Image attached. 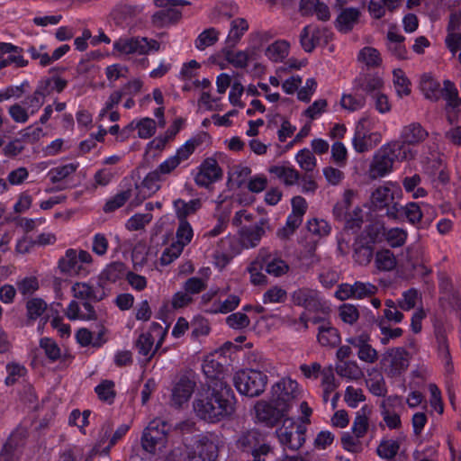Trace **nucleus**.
Returning a JSON list of instances; mask_svg holds the SVG:
<instances>
[{
    "label": "nucleus",
    "instance_id": "obj_43",
    "mask_svg": "<svg viewBox=\"0 0 461 461\" xmlns=\"http://www.w3.org/2000/svg\"><path fill=\"white\" fill-rule=\"evenodd\" d=\"M221 170L214 158L203 160V185L221 178Z\"/></svg>",
    "mask_w": 461,
    "mask_h": 461
},
{
    "label": "nucleus",
    "instance_id": "obj_49",
    "mask_svg": "<svg viewBox=\"0 0 461 461\" xmlns=\"http://www.w3.org/2000/svg\"><path fill=\"white\" fill-rule=\"evenodd\" d=\"M76 163H68L52 168L50 172V177L52 182H59L72 175L77 168Z\"/></svg>",
    "mask_w": 461,
    "mask_h": 461
},
{
    "label": "nucleus",
    "instance_id": "obj_33",
    "mask_svg": "<svg viewBox=\"0 0 461 461\" xmlns=\"http://www.w3.org/2000/svg\"><path fill=\"white\" fill-rule=\"evenodd\" d=\"M266 272L273 276L278 277L288 273L289 265L278 256H269L265 262Z\"/></svg>",
    "mask_w": 461,
    "mask_h": 461
},
{
    "label": "nucleus",
    "instance_id": "obj_22",
    "mask_svg": "<svg viewBox=\"0 0 461 461\" xmlns=\"http://www.w3.org/2000/svg\"><path fill=\"white\" fill-rule=\"evenodd\" d=\"M201 66L196 60L184 63L179 72V78L184 83L185 91H192L200 87Z\"/></svg>",
    "mask_w": 461,
    "mask_h": 461
},
{
    "label": "nucleus",
    "instance_id": "obj_39",
    "mask_svg": "<svg viewBox=\"0 0 461 461\" xmlns=\"http://www.w3.org/2000/svg\"><path fill=\"white\" fill-rule=\"evenodd\" d=\"M366 104V98L363 95L343 94L340 99V105L348 112H356L362 109Z\"/></svg>",
    "mask_w": 461,
    "mask_h": 461
},
{
    "label": "nucleus",
    "instance_id": "obj_13",
    "mask_svg": "<svg viewBox=\"0 0 461 461\" xmlns=\"http://www.w3.org/2000/svg\"><path fill=\"white\" fill-rule=\"evenodd\" d=\"M353 196V192L346 191L343 199L334 207L336 218L343 221L348 228H353L357 225L361 218V210L359 208L356 207L351 212V200Z\"/></svg>",
    "mask_w": 461,
    "mask_h": 461
},
{
    "label": "nucleus",
    "instance_id": "obj_25",
    "mask_svg": "<svg viewBox=\"0 0 461 461\" xmlns=\"http://www.w3.org/2000/svg\"><path fill=\"white\" fill-rule=\"evenodd\" d=\"M267 171L285 185H294L299 179L298 171L288 163L273 165Z\"/></svg>",
    "mask_w": 461,
    "mask_h": 461
},
{
    "label": "nucleus",
    "instance_id": "obj_37",
    "mask_svg": "<svg viewBox=\"0 0 461 461\" xmlns=\"http://www.w3.org/2000/svg\"><path fill=\"white\" fill-rule=\"evenodd\" d=\"M249 29V23L244 18H236L230 23L227 36V43L230 46L236 45Z\"/></svg>",
    "mask_w": 461,
    "mask_h": 461
},
{
    "label": "nucleus",
    "instance_id": "obj_10",
    "mask_svg": "<svg viewBox=\"0 0 461 461\" xmlns=\"http://www.w3.org/2000/svg\"><path fill=\"white\" fill-rule=\"evenodd\" d=\"M167 444V436L164 430V424L159 420H153L144 429L141 445L145 451L149 454L161 452Z\"/></svg>",
    "mask_w": 461,
    "mask_h": 461
},
{
    "label": "nucleus",
    "instance_id": "obj_20",
    "mask_svg": "<svg viewBox=\"0 0 461 461\" xmlns=\"http://www.w3.org/2000/svg\"><path fill=\"white\" fill-rule=\"evenodd\" d=\"M382 365L390 375H398L404 371L409 365L407 354L403 349H392L384 357Z\"/></svg>",
    "mask_w": 461,
    "mask_h": 461
},
{
    "label": "nucleus",
    "instance_id": "obj_55",
    "mask_svg": "<svg viewBox=\"0 0 461 461\" xmlns=\"http://www.w3.org/2000/svg\"><path fill=\"white\" fill-rule=\"evenodd\" d=\"M368 375L369 377L366 379V386L370 392L376 396L384 394L385 385L382 375L375 371Z\"/></svg>",
    "mask_w": 461,
    "mask_h": 461
},
{
    "label": "nucleus",
    "instance_id": "obj_58",
    "mask_svg": "<svg viewBox=\"0 0 461 461\" xmlns=\"http://www.w3.org/2000/svg\"><path fill=\"white\" fill-rule=\"evenodd\" d=\"M198 144L199 142L196 140H188L179 147L172 156L176 158L177 162L181 165L190 158Z\"/></svg>",
    "mask_w": 461,
    "mask_h": 461
},
{
    "label": "nucleus",
    "instance_id": "obj_8",
    "mask_svg": "<svg viewBox=\"0 0 461 461\" xmlns=\"http://www.w3.org/2000/svg\"><path fill=\"white\" fill-rule=\"evenodd\" d=\"M332 36V32L328 28L311 23L302 30L300 43L304 51L312 52L318 47L327 45Z\"/></svg>",
    "mask_w": 461,
    "mask_h": 461
},
{
    "label": "nucleus",
    "instance_id": "obj_15",
    "mask_svg": "<svg viewBox=\"0 0 461 461\" xmlns=\"http://www.w3.org/2000/svg\"><path fill=\"white\" fill-rule=\"evenodd\" d=\"M361 12L357 7L340 6L333 22L339 32L348 33L353 30L360 20Z\"/></svg>",
    "mask_w": 461,
    "mask_h": 461
},
{
    "label": "nucleus",
    "instance_id": "obj_26",
    "mask_svg": "<svg viewBox=\"0 0 461 461\" xmlns=\"http://www.w3.org/2000/svg\"><path fill=\"white\" fill-rule=\"evenodd\" d=\"M66 316L70 321H91L95 320L97 315L93 306L88 303H84L82 306L75 301L70 302L66 311Z\"/></svg>",
    "mask_w": 461,
    "mask_h": 461
},
{
    "label": "nucleus",
    "instance_id": "obj_5",
    "mask_svg": "<svg viewBox=\"0 0 461 461\" xmlns=\"http://www.w3.org/2000/svg\"><path fill=\"white\" fill-rule=\"evenodd\" d=\"M93 263L91 254L83 249H68L58 261L59 272L70 277L86 276Z\"/></svg>",
    "mask_w": 461,
    "mask_h": 461
},
{
    "label": "nucleus",
    "instance_id": "obj_38",
    "mask_svg": "<svg viewBox=\"0 0 461 461\" xmlns=\"http://www.w3.org/2000/svg\"><path fill=\"white\" fill-rule=\"evenodd\" d=\"M357 59L360 63L368 68H376L382 64L380 52L370 46L364 47L360 50Z\"/></svg>",
    "mask_w": 461,
    "mask_h": 461
},
{
    "label": "nucleus",
    "instance_id": "obj_16",
    "mask_svg": "<svg viewBox=\"0 0 461 461\" xmlns=\"http://www.w3.org/2000/svg\"><path fill=\"white\" fill-rule=\"evenodd\" d=\"M196 381L194 375L187 374L180 377L172 390V402L176 405H182L192 396Z\"/></svg>",
    "mask_w": 461,
    "mask_h": 461
},
{
    "label": "nucleus",
    "instance_id": "obj_61",
    "mask_svg": "<svg viewBox=\"0 0 461 461\" xmlns=\"http://www.w3.org/2000/svg\"><path fill=\"white\" fill-rule=\"evenodd\" d=\"M226 59L235 68H245L249 60L247 50H229L225 54Z\"/></svg>",
    "mask_w": 461,
    "mask_h": 461
},
{
    "label": "nucleus",
    "instance_id": "obj_1",
    "mask_svg": "<svg viewBox=\"0 0 461 461\" xmlns=\"http://www.w3.org/2000/svg\"><path fill=\"white\" fill-rule=\"evenodd\" d=\"M212 357L216 359L207 357L203 366V373L207 375L206 389L203 390V420L215 422L232 413L234 396L223 381L225 357L222 350H216Z\"/></svg>",
    "mask_w": 461,
    "mask_h": 461
},
{
    "label": "nucleus",
    "instance_id": "obj_44",
    "mask_svg": "<svg viewBox=\"0 0 461 461\" xmlns=\"http://www.w3.org/2000/svg\"><path fill=\"white\" fill-rule=\"evenodd\" d=\"M362 437L350 432H344L341 437V444L346 451L358 453L363 449Z\"/></svg>",
    "mask_w": 461,
    "mask_h": 461
},
{
    "label": "nucleus",
    "instance_id": "obj_9",
    "mask_svg": "<svg viewBox=\"0 0 461 461\" xmlns=\"http://www.w3.org/2000/svg\"><path fill=\"white\" fill-rule=\"evenodd\" d=\"M166 334L167 330L160 324L153 322L147 332L140 335L136 342L138 352L149 359L163 343Z\"/></svg>",
    "mask_w": 461,
    "mask_h": 461
},
{
    "label": "nucleus",
    "instance_id": "obj_18",
    "mask_svg": "<svg viewBox=\"0 0 461 461\" xmlns=\"http://www.w3.org/2000/svg\"><path fill=\"white\" fill-rule=\"evenodd\" d=\"M387 147H381L375 153L368 171L372 178L384 177L393 171L392 160L387 156Z\"/></svg>",
    "mask_w": 461,
    "mask_h": 461
},
{
    "label": "nucleus",
    "instance_id": "obj_14",
    "mask_svg": "<svg viewBox=\"0 0 461 461\" xmlns=\"http://www.w3.org/2000/svg\"><path fill=\"white\" fill-rule=\"evenodd\" d=\"M280 443L290 449L299 448L304 442L303 431L301 428H294L292 419H284V424L276 430Z\"/></svg>",
    "mask_w": 461,
    "mask_h": 461
},
{
    "label": "nucleus",
    "instance_id": "obj_19",
    "mask_svg": "<svg viewBox=\"0 0 461 461\" xmlns=\"http://www.w3.org/2000/svg\"><path fill=\"white\" fill-rule=\"evenodd\" d=\"M428 137L427 131L419 123H411L402 128L400 135L401 146L413 148L419 153L418 146Z\"/></svg>",
    "mask_w": 461,
    "mask_h": 461
},
{
    "label": "nucleus",
    "instance_id": "obj_3",
    "mask_svg": "<svg viewBox=\"0 0 461 461\" xmlns=\"http://www.w3.org/2000/svg\"><path fill=\"white\" fill-rule=\"evenodd\" d=\"M269 229L268 220L262 218L255 226L242 229L240 232L239 241L230 237L222 240L220 245L221 252L214 254L213 263L219 268L224 267L242 249L256 247L264 236L266 230Z\"/></svg>",
    "mask_w": 461,
    "mask_h": 461
},
{
    "label": "nucleus",
    "instance_id": "obj_32",
    "mask_svg": "<svg viewBox=\"0 0 461 461\" xmlns=\"http://www.w3.org/2000/svg\"><path fill=\"white\" fill-rule=\"evenodd\" d=\"M127 129H136L138 136L141 139H149L154 135L156 131V122L149 117H144L140 120L132 121Z\"/></svg>",
    "mask_w": 461,
    "mask_h": 461
},
{
    "label": "nucleus",
    "instance_id": "obj_47",
    "mask_svg": "<svg viewBox=\"0 0 461 461\" xmlns=\"http://www.w3.org/2000/svg\"><path fill=\"white\" fill-rule=\"evenodd\" d=\"M396 265V259L390 250H381L376 253L375 266L379 270L389 271Z\"/></svg>",
    "mask_w": 461,
    "mask_h": 461
},
{
    "label": "nucleus",
    "instance_id": "obj_53",
    "mask_svg": "<svg viewBox=\"0 0 461 461\" xmlns=\"http://www.w3.org/2000/svg\"><path fill=\"white\" fill-rule=\"evenodd\" d=\"M283 322V319L276 314L262 316L257 321L255 329L258 333H266L268 332L273 327Z\"/></svg>",
    "mask_w": 461,
    "mask_h": 461
},
{
    "label": "nucleus",
    "instance_id": "obj_23",
    "mask_svg": "<svg viewBox=\"0 0 461 461\" xmlns=\"http://www.w3.org/2000/svg\"><path fill=\"white\" fill-rule=\"evenodd\" d=\"M382 147H387V156L392 160V167L395 169V164L402 161H411L416 159L418 152L415 149L401 146L398 142H391L383 145Z\"/></svg>",
    "mask_w": 461,
    "mask_h": 461
},
{
    "label": "nucleus",
    "instance_id": "obj_4",
    "mask_svg": "<svg viewBox=\"0 0 461 461\" xmlns=\"http://www.w3.org/2000/svg\"><path fill=\"white\" fill-rule=\"evenodd\" d=\"M384 129V124L377 117L363 116L356 125L352 139L354 149L363 153L374 149L382 141Z\"/></svg>",
    "mask_w": 461,
    "mask_h": 461
},
{
    "label": "nucleus",
    "instance_id": "obj_17",
    "mask_svg": "<svg viewBox=\"0 0 461 461\" xmlns=\"http://www.w3.org/2000/svg\"><path fill=\"white\" fill-rule=\"evenodd\" d=\"M294 303L303 306L309 311H319L325 307L319 293L310 288H299L292 294Z\"/></svg>",
    "mask_w": 461,
    "mask_h": 461
},
{
    "label": "nucleus",
    "instance_id": "obj_64",
    "mask_svg": "<svg viewBox=\"0 0 461 461\" xmlns=\"http://www.w3.org/2000/svg\"><path fill=\"white\" fill-rule=\"evenodd\" d=\"M287 297V293L285 289L279 286H273L268 289L263 295V303H284Z\"/></svg>",
    "mask_w": 461,
    "mask_h": 461
},
{
    "label": "nucleus",
    "instance_id": "obj_29",
    "mask_svg": "<svg viewBox=\"0 0 461 461\" xmlns=\"http://www.w3.org/2000/svg\"><path fill=\"white\" fill-rule=\"evenodd\" d=\"M166 179L156 170L149 172L143 178L140 190L144 196H150L157 193L160 187L162 182Z\"/></svg>",
    "mask_w": 461,
    "mask_h": 461
},
{
    "label": "nucleus",
    "instance_id": "obj_45",
    "mask_svg": "<svg viewBox=\"0 0 461 461\" xmlns=\"http://www.w3.org/2000/svg\"><path fill=\"white\" fill-rule=\"evenodd\" d=\"M420 184V177L419 175L407 176L403 179L402 185L406 192L411 193L413 198L424 197L427 192L424 188L419 186Z\"/></svg>",
    "mask_w": 461,
    "mask_h": 461
},
{
    "label": "nucleus",
    "instance_id": "obj_46",
    "mask_svg": "<svg viewBox=\"0 0 461 461\" xmlns=\"http://www.w3.org/2000/svg\"><path fill=\"white\" fill-rule=\"evenodd\" d=\"M237 7L232 3H221L214 6L209 14L212 22H219L221 19L230 17Z\"/></svg>",
    "mask_w": 461,
    "mask_h": 461
},
{
    "label": "nucleus",
    "instance_id": "obj_21",
    "mask_svg": "<svg viewBox=\"0 0 461 461\" xmlns=\"http://www.w3.org/2000/svg\"><path fill=\"white\" fill-rule=\"evenodd\" d=\"M370 336L366 333H361L357 337H351L347 339L350 345L357 348V357L361 361L372 364L377 359V352L369 344Z\"/></svg>",
    "mask_w": 461,
    "mask_h": 461
},
{
    "label": "nucleus",
    "instance_id": "obj_27",
    "mask_svg": "<svg viewBox=\"0 0 461 461\" xmlns=\"http://www.w3.org/2000/svg\"><path fill=\"white\" fill-rule=\"evenodd\" d=\"M317 339L322 347H335L340 342V336L330 322L323 321L318 328Z\"/></svg>",
    "mask_w": 461,
    "mask_h": 461
},
{
    "label": "nucleus",
    "instance_id": "obj_51",
    "mask_svg": "<svg viewBox=\"0 0 461 461\" xmlns=\"http://www.w3.org/2000/svg\"><path fill=\"white\" fill-rule=\"evenodd\" d=\"M183 245L180 242H173L162 252L159 263L162 266H167L176 260L183 251Z\"/></svg>",
    "mask_w": 461,
    "mask_h": 461
},
{
    "label": "nucleus",
    "instance_id": "obj_2",
    "mask_svg": "<svg viewBox=\"0 0 461 461\" xmlns=\"http://www.w3.org/2000/svg\"><path fill=\"white\" fill-rule=\"evenodd\" d=\"M301 393L298 383L290 378L283 377L272 385L268 402H258L255 405L256 416L258 420L271 425L285 417Z\"/></svg>",
    "mask_w": 461,
    "mask_h": 461
},
{
    "label": "nucleus",
    "instance_id": "obj_6",
    "mask_svg": "<svg viewBox=\"0 0 461 461\" xmlns=\"http://www.w3.org/2000/svg\"><path fill=\"white\" fill-rule=\"evenodd\" d=\"M233 383L240 394L255 397L264 392L267 375L257 369H241L234 375Z\"/></svg>",
    "mask_w": 461,
    "mask_h": 461
},
{
    "label": "nucleus",
    "instance_id": "obj_12",
    "mask_svg": "<svg viewBox=\"0 0 461 461\" xmlns=\"http://www.w3.org/2000/svg\"><path fill=\"white\" fill-rule=\"evenodd\" d=\"M402 408V401L398 396H389L382 401L381 415L388 429H398L402 427L401 411Z\"/></svg>",
    "mask_w": 461,
    "mask_h": 461
},
{
    "label": "nucleus",
    "instance_id": "obj_30",
    "mask_svg": "<svg viewBox=\"0 0 461 461\" xmlns=\"http://www.w3.org/2000/svg\"><path fill=\"white\" fill-rule=\"evenodd\" d=\"M290 44L285 40H278L270 44L265 50V55L274 62L283 61L289 53Z\"/></svg>",
    "mask_w": 461,
    "mask_h": 461
},
{
    "label": "nucleus",
    "instance_id": "obj_59",
    "mask_svg": "<svg viewBox=\"0 0 461 461\" xmlns=\"http://www.w3.org/2000/svg\"><path fill=\"white\" fill-rule=\"evenodd\" d=\"M366 400L363 391L360 388L348 386L345 390L344 401L350 408H357L358 404Z\"/></svg>",
    "mask_w": 461,
    "mask_h": 461
},
{
    "label": "nucleus",
    "instance_id": "obj_54",
    "mask_svg": "<svg viewBox=\"0 0 461 461\" xmlns=\"http://www.w3.org/2000/svg\"><path fill=\"white\" fill-rule=\"evenodd\" d=\"M321 386L323 388V399L325 402L328 401L330 394L334 392L339 386L336 382L335 376L332 373V369L322 370L321 372Z\"/></svg>",
    "mask_w": 461,
    "mask_h": 461
},
{
    "label": "nucleus",
    "instance_id": "obj_60",
    "mask_svg": "<svg viewBox=\"0 0 461 461\" xmlns=\"http://www.w3.org/2000/svg\"><path fill=\"white\" fill-rule=\"evenodd\" d=\"M328 103L325 99H316L307 109L303 112V115L309 120L318 119L327 109Z\"/></svg>",
    "mask_w": 461,
    "mask_h": 461
},
{
    "label": "nucleus",
    "instance_id": "obj_40",
    "mask_svg": "<svg viewBox=\"0 0 461 461\" xmlns=\"http://www.w3.org/2000/svg\"><path fill=\"white\" fill-rule=\"evenodd\" d=\"M45 98L46 95L44 89L38 86L33 94L30 95L23 103H22V104L25 106L28 113H31L32 116L43 105Z\"/></svg>",
    "mask_w": 461,
    "mask_h": 461
},
{
    "label": "nucleus",
    "instance_id": "obj_31",
    "mask_svg": "<svg viewBox=\"0 0 461 461\" xmlns=\"http://www.w3.org/2000/svg\"><path fill=\"white\" fill-rule=\"evenodd\" d=\"M393 83L399 97L408 96L411 92V84L406 74L401 68L393 70Z\"/></svg>",
    "mask_w": 461,
    "mask_h": 461
},
{
    "label": "nucleus",
    "instance_id": "obj_11",
    "mask_svg": "<svg viewBox=\"0 0 461 461\" xmlns=\"http://www.w3.org/2000/svg\"><path fill=\"white\" fill-rule=\"evenodd\" d=\"M185 4L182 0H155V5L159 8L153 16L155 25L164 27L174 23L180 18V11L177 5Z\"/></svg>",
    "mask_w": 461,
    "mask_h": 461
},
{
    "label": "nucleus",
    "instance_id": "obj_63",
    "mask_svg": "<svg viewBox=\"0 0 461 461\" xmlns=\"http://www.w3.org/2000/svg\"><path fill=\"white\" fill-rule=\"evenodd\" d=\"M9 65L15 67H25L27 60L22 55L21 50L16 46L15 50L12 51L6 57H0V68H5Z\"/></svg>",
    "mask_w": 461,
    "mask_h": 461
},
{
    "label": "nucleus",
    "instance_id": "obj_57",
    "mask_svg": "<svg viewBox=\"0 0 461 461\" xmlns=\"http://www.w3.org/2000/svg\"><path fill=\"white\" fill-rule=\"evenodd\" d=\"M336 370L338 375L349 380H357L362 376V372L354 362H345L341 365H337Z\"/></svg>",
    "mask_w": 461,
    "mask_h": 461
},
{
    "label": "nucleus",
    "instance_id": "obj_41",
    "mask_svg": "<svg viewBox=\"0 0 461 461\" xmlns=\"http://www.w3.org/2000/svg\"><path fill=\"white\" fill-rule=\"evenodd\" d=\"M20 450L16 443V433H13L5 444L0 455V461H19Z\"/></svg>",
    "mask_w": 461,
    "mask_h": 461
},
{
    "label": "nucleus",
    "instance_id": "obj_48",
    "mask_svg": "<svg viewBox=\"0 0 461 461\" xmlns=\"http://www.w3.org/2000/svg\"><path fill=\"white\" fill-rule=\"evenodd\" d=\"M442 95L447 102V104L454 108H457L461 104V99L458 96V92L456 86L449 80L444 81V87Z\"/></svg>",
    "mask_w": 461,
    "mask_h": 461
},
{
    "label": "nucleus",
    "instance_id": "obj_56",
    "mask_svg": "<svg viewBox=\"0 0 461 461\" xmlns=\"http://www.w3.org/2000/svg\"><path fill=\"white\" fill-rule=\"evenodd\" d=\"M150 251L147 249L145 243L138 242L132 249L131 258L134 267L141 268L148 261Z\"/></svg>",
    "mask_w": 461,
    "mask_h": 461
},
{
    "label": "nucleus",
    "instance_id": "obj_50",
    "mask_svg": "<svg viewBox=\"0 0 461 461\" xmlns=\"http://www.w3.org/2000/svg\"><path fill=\"white\" fill-rule=\"evenodd\" d=\"M98 398L107 403H112L115 397L114 384L112 381L104 380L95 387Z\"/></svg>",
    "mask_w": 461,
    "mask_h": 461
},
{
    "label": "nucleus",
    "instance_id": "obj_24",
    "mask_svg": "<svg viewBox=\"0 0 461 461\" xmlns=\"http://www.w3.org/2000/svg\"><path fill=\"white\" fill-rule=\"evenodd\" d=\"M401 194L402 191L397 185L387 182L372 193L371 199L375 206L384 207L389 204L395 196H400Z\"/></svg>",
    "mask_w": 461,
    "mask_h": 461
},
{
    "label": "nucleus",
    "instance_id": "obj_35",
    "mask_svg": "<svg viewBox=\"0 0 461 461\" xmlns=\"http://www.w3.org/2000/svg\"><path fill=\"white\" fill-rule=\"evenodd\" d=\"M371 410L367 405H364L357 413L354 419L351 432L362 438L366 435L368 429V420Z\"/></svg>",
    "mask_w": 461,
    "mask_h": 461
},
{
    "label": "nucleus",
    "instance_id": "obj_7",
    "mask_svg": "<svg viewBox=\"0 0 461 461\" xmlns=\"http://www.w3.org/2000/svg\"><path fill=\"white\" fill-rule=\"evenodd\" d=\"M113 53L118 57L143 55L159 48L158 41L147 38L121 37L113 44Z\"/></svg>",
    "mask_w": 461,
    "mask_h": 461
},
{
    "label": "nucleus",
    "instance_id": "obj_34",
    "mask_svg": "<svg viewBox=\"0 0 461 461\" xmlns=\"http://www.w3.org/2000/svg\"><path fill=\"white\" fill-rule=\"evenodd\" d=\"M420 88L428 99L437 100L440 95L439 83L430 74L421 76Z\"/></svg>",
    "mask_w": 461,
    "mask_h": 461
},
{
    "label": "nucleus",
    "instance_id": "obj_28",
    "mask_svg": "<svg viewBox=\"0 0 461 461\" xmlns=\"http://www.w3.org/2000/svg\"><path fill=\"white\" fill-rule=\"evenodd\" d=\"M404 437L402 436L382 439L376 449L377 455L383 459H393L399 452Z\"/></svg>",
    "mask_w": 461,
    "mask_h": 461
},
{
    "label": "nucleus",
    "instance_id": "obj_42",
    "mask_svg": "<svg viewBox=\"0 0 461 461\" xmlns=\"http://www.w3.org/2000/svg\"><path fill=\"white\" fill-rule=\"evenodd\" d=\"M294 158L299 167L306 172L313 171L317 166V159L315 156L308 149H300L295 154Z\"/></svg>",
    "mask_w": 461,
    "mask_h": 461
},
{
    "label": "nucleus",
    "instance_id": "obj_52",
    "mask_svg": "<svg viewBox=\"0 0 461 461\" xmlns=\"http://www.w3.org/2000/svg\"><path fill=\"white\" fill-rule=\"evenodd\" d=\"M134 14V8L126 4L117 5L111 12V17L116 24L122 25Z\"/></svg>",
    "mask_w": 461,
    "mask_h": 461
},
{
    "label": "nucleus",
    "instance_id": "obj_36",
    "mask_svg": "<svg viewBox=\"0 0 461 461\" xmlns=\"http://www.w3.org/2000/svg\"><path fill=\"white\" fill-rule=\"evenodd\" d=\"M6 376L5 384L7 386H12L17 383H20L27 375V370L24 366L16 363L10 362L5 366Z\"/></svg>",
    "mask_w": 461,
    "mask_h": 461
},
{
    "label": "nucleus",
    "instance_id": "obj_62",
    "mask_svg": "<svg viewBox=\"0 0 461 461\" xmlns=\"http://www.w3.org/2000/svg\"><path fill=\"white\" fill-rule=\"evenodd\" d=\"M67 81L59 77H53L50 79L41 81L39 84L40 88H43L45 95H49L52 91L60 93L67 86Z\"/></svg>",
    "mask_w": 461,
    "mask_h": 461
}]
</instances>
